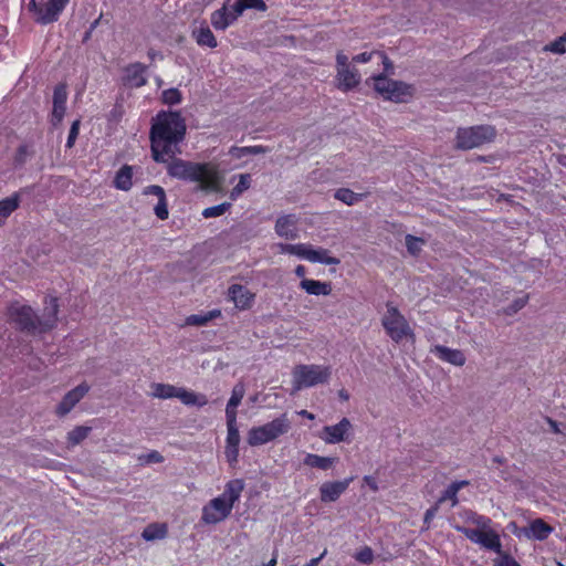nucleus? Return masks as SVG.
<instances>
[{
    "instance_id": "48",
    "label": "nucleus",
    "mask_w": 566,
    "mask_h": 566,
    "mask_svg": "<svg viewBox=\"0 0 566 566\" xmlns=\"http://www.w3.org/2000/svg\"><path fill=\"white\" fill-rule=\"evenodd\" d=\"M138 461L140 464L161 463L164 462V457L158 451L153 450L149 453L139 455Z\"/></svg>"
},
{
    "instance_id": "12",
    "label": "nucleus",
    "mask_w": 566,
    "mask_h": 566,
    "mask_svg": "<svg viewBox=\"0 0 566 566\" xmlns=\"http://www.w3.org/2000/svg\"><path fill=\"white\" fill-rule=\"evenodd\" d=\"M67 90L64 83H60L54 87L53 92V109L51 115V124L57 126L63 120L66 111Z\"/></svg>"
},
{
    "instance_id": "36",
    "label": "nucleus",
    "mask_w": 566,
    "mask_h": 566,
    "mask_svg": "<svg viewBox=\"0 0 566 566\" xmlns=\"http://www.w3.org/2000/svg\"><path fill=\"white\" fill-rule=\"evenodd\" d=\"M153 396L160 399L177 398L179 387L169 384H154Z\"/></svg>"
},
{
    "instance_id": "40",
    "label": "nucleus",
    "mask_w": 566,
    "mask_h": 566,
    "mask_svg": "<svg viewBox=\"0 0 566 566\" xmlns=\"http://www.w3.org/2000/svg\"><path fill=\"white\" fill-rule=\"evenodd\" d=\"M166 526L163 525L160 527L150 525L146 527L142 534L143 538L146 541H154V539H160L166 536Z\"/></svg>"
},
{
    "instance_id": "54",
    "label": "nucleus",
    "mask_w": 566,
    "mask_h": 566,
    "mask_svg": "<svg viewBox=\"0 0 566 566\" xmlns=\"http://www.w3.org/2000/svg\"><path fill=\"white\" fill-rule=\"evenodd\" d=\"M224 454L227 458V461L232 465L238 462L239 457V446L231 447L226 446Z\"/></svg>"
},
{
    "instance_id": "35",
    "label": "nucleus",
    "mask_w": 566,
    "mask_h": 566,
    "mask_svg": "<svg viewBox=\"0 0 566 566\" xmlns=\"http://www.w3.org/2000/svg\"><path fill=\"white\" fill-rule=\"evenodd\" d=\"M19 207V195L13 193L0 200V222L6 220Z\"/></svg>"
},
{
    "instance_id": "28",
    "label": "nucleus",
    "mask_w": 566,
    "mask_h": 566,
    "mask_svg": "<svg viewBox=\"0 0 566 566\" xmlns=\"http://www.w3.org/2000/svg\"><path fill=\"white\" fill-rule=\"evenodd\" d=\"M337 461V458L322 457L314 453H307L303 460V463L310 468H316L319 470H328Z\"/></svg>"
},
{
    "instance_id": "7",
    "label": "nucleus",
    "mask_w": 566,
    "mask_h": 566,
    "mask_svg": "<svg viewBox=\"0 0 566 566\" xmlns=\"http://www.w3.org/2000/svg\"><path fill=\"white\" fill-rule=\"evenodd\" d=\"M293 388L295 391L329 381L331 367L322 365H297L293 369Z\"/></svg>"
},
{
    "instance_id": "4",
    "label": "nucleus",
    "mask_w": 566,
    "mask_h": 566,
    "mask_svg": "<svg viewBox=\"0 0 566 566\" xmlns=\"http://www.w3.org/2000/svg\"><path fill=\"white\" fill-rule=\"evenodd\" d=\"M370 80L374 82V90L382 96L384 99L395 103H407L416 92L413 85L388 78L385 73L374 75Z\"/></svg>"
},
{
    "instance_id": "58",
    "label": "nucleus",
    "mask_w": 566,
    "mask_h": 566,
    "mask_svg": "<svg viewBox=\"0 0 566 566\" xmlns=\"http://www.w3.org/2000/svg\"><path fill=\"white\" fill-rule=\"evenodd\" d=\"M378 51H371V52H363L355 56H353L352 62L353 63H367L369 62L374 56H377Z\"/></svg>"
},
{
    "instance_id": "3",
    "label": "nucleus",
    "mask_w": 566,
    "mask_h": 566,
    "mask_svg": "<svg viewBox=\"0 0 566 566\" xmlns=\"http://www.w3.org/2000/svg\"><path fill=\"white\" fill-rule=\"evenodd\" d=\"M167 174L169 177L189 181L201 182L202 188H212L217 184V171L210 164L195 163L181 158L167 157Z\"/></svg>"
},
{
    "instance_id": "60",
    "label": "nucleus",
    "mask_w": 566,
    "mask_h": 566,
    "mask_svg": "<svg viewBox=\"0 0 566 566\" xmlns=\"http://www.w3.org/2000/svg\"><path fill=\"white\" fill-rule=\"evenodd\" d=\"M377 57L384 64V71L385 73H390L394 69L392 62L389 60V57L384 52H377Z\"/></svg>"
},
{
    "instance_id": "47",
    "label": "nucleus",
    "mask_w": 566,
    "mask_h": 566,
    "mask_svg": "<svg viewBox=\"0 0 566 566\" xmlns=\"http://www.w3.org/2000/svg\"><path fill=\"white\" fill-rule=\"evenodd\" d=\"M355 559L361 564H371L374 552L369 546H365L355 554Z\"/></svg>"
},
{
    "instance_id": "17",
    "label": "nucleus",
    "mask_w": 566,
    "mask_h": 566,
    "mask_svg": "<svg viewBox=\"0 0 566 566\" xmlns=\"http://www.w3.org/2000/svg\"><path fill=\"white\" fill-rule=\"evenodd\" d=\"M147 66L143 63L135 62L125 67V85L132 87H142L146 85L147 78L145 76Z\"/></svg>"
},
{
    "instance_id": "18",
    "label": "nucleus",
    "mask_w": 566,
    "mask_h": 566,
    "mask_svg": "<svg viewBox=\"0 0 566 566\" xmlns=\"http://www.w3.org/2000/svg\"><path fill=\"white\" fill-rule=\"evenodd\" d=\"M352 424L347 418H343L338 423L334 426H326L323 429L324 441L326 443H338L345 440V434L350 429Z\"/></svg>"
},
{
    "instance_id": "53",
    "label": "nucleus",
    "mask_w": 566,
    "mask_h": 566,
    "mask_svg": "<svg viewBox=\"0 0 566 566\" xmlns=\"http://www.w3.org/2000/svg\"><path fill=\"white\" fill-rule=\"evenodd\" d=\"M439 505L437 503H434V505H432L431 507H429L426 513H424V516H423V525H424V530H429L430 528V523L431 521L434 518L436 514L438 513L439 511Z\"/></svg>"
},
{
    "instance_id": "50",
    "label": "nucleus",
    "mask_w": 566,
    "mask_h": 566,
    "mask_svg": "<svg viewBox=\"0 0 566 566\" xmlns=\"http://www.w3.org/2000/svg\"><path fill=\"white\" fill-rule=\"evenodd\" d=\"M80 125H81L80 119H76L72 123L70 132H69L67 140H66L67 148H72L74 146L76 138L78 136V133H80Z\"/></svg>"
},
{
    "instance_id": "16",
    "label": "nucleus",
    "mask_w": 566,
    "mask_h": 566,
    "mask_svg": "<svg viewBox=\"0 0 566 566\" xmlns=\"http://www.w3.org/2000/svg\"><path fill=\"white\" fill-rule=\"evenodd\" d=\"M297 217L295 214H284L276 219L275 232L279 237L286 240H295L298 238V231L296 228Z\"/></svg>"
},
{
    "instance_id": "42",
    "label": "nucleus",
    "mask_w": 566,
    "mask_h": 566,
    "mask_svg": "<svg viewBox=\"0 0 566 566\" xmlns=\"http://www.w3.org/2000/svg\"><path fill=\"white\" fill-rule=\"evenodd\" d=\"M219 311H212L208 315H190L187 317V324L193 325V326H203L206 325L212 317L219 315Z\"/></svg>"
},
{
    "instance_id": "22",
    "label": "nucleus",
    "mask_w": 566,
    "mask_h": 566,
    "mask_svg": "<svg viewBox=\"0 0 566 566\" xmlns=\"http://www.w3.org/2000/svg\"><path fill=\"white\" fill-rule=\"evenodd\" d=\"M245 394V387L242 382H238L233 386L231 397L226 407V418L237 419V408L241 403Z\"/></svg>"
},
{
    "instance_id": "62",
    "label": "nucleus",
    "mask_w": 566,
    "mask_h": 566,
    "mask_svg": "<svg viewBox=\"0 0 566 566\" xmlns=\"http://www.w3.org/2000/svg\"><path fill=\"white\" fill-rule=\"evenodd\" d=\"M51 1H52V7H55V9L63 11L70 0H51Z\"/></svg>"
},
{
    "instance_id": "38",
    "label": "nucleus",
    "mask_w": 566,
    "mask_h": 566,
    "mask_svg": "<svg viewBox=\"0 0 566 566\" xmlns=\"http://www.w3.org/2000/svg\"><path fill=\"white\" fill-rule=\"evenodd\" d=\"M227 444L235 447L240 443V433L237 426V419H227Z\"/></svg>"
},
{
    "instance_id": "20",
    "label": "nucleus",
    "mask_w": 566,
    "mask_h": 566,
    "mask_svg": "<svg viewBox=\"0 0 566 566\" xmlns=\"http://www.w3.org/2000/svg\"><path fill=\"white\" fill-rule=\"evenodd\" d=\"M238 17L239 15L235 11L232 9L229 11L227 3H224L220 9L212 12L211 24L216 30L224 31L238 19Z\"/></svg>"
},
{
    "instance_id": "25",
    "label": "nucleus",
    "mask_w": 566,
    "mask_h": 566,
    "mask_svg": "<svg viewBox=\"0 0 566 566\" xmlns=\"http://www.w3.org/2000/svg\"><path fill=\"white\" fill-rule=\"evenodd\" d=\"M469 485V481L462 480V481H455L452 482L440 495V497L437 500V504L440 506L446 501H451V506H455L459 503L458 500V492Z\"/></svg>"
},
{
    "instance_id": "1",
    "label": "nucleus",
    "mask_w": 566,
    "mask_h": 566,
    "mask_svg": "<svg viewBox=\"0 0 566 566\" xmlns=\"http://www.w3.org/2000/svg\"><path fill=\"white\" fill-rule=\"evenodd\" d=\"M187 126L180 112L160 111L153 119L149 132L151 157L167 163V157L181 154L179 144L185 139Z\"/></svg>"
},
{
    "instance_id": "51",
    "label": "nucleus",
    "mask_w": 566,
    "mask_h": 566,
    "mask_svg": "<svg viewBox=\"0 0 566 566\" xmlns=\"http://www.w3.org/2000/svg\"><path fill=\"white\" fill-rule=\"evenodd\" d=\"M312 249L313 248L310 244L297 243L295 247L294 255L310 261Z\"/></svg>"
},
{
    "instance_id": "8",
    "label": "nucleus",
    "mask_w": 566,
    "mask_h": 566,
    "mask_svg": "<svg viewBox=\"0 0 566 566\" xmlns=\"http://www.w3.org/2000/svg\"><path fill=\"white\" fill-rule=\"evenodd\" d=\"M387 312L382 317V326L388 336L396 343L405 337L412 335V331L399 310L391 303H387Z\"/></svg>"
},
{
    "instance_id": "37",
    "label": "nucleus",
    "mask_w": 566,
    "mask_h": 566,
    "mask_svg": "<svg viewBox=\"0 0 566 566\" xmlns=\"http://www.w3.org/2000/svg\"><path fill=\"white\" fill-rule=\"evenodd\" d=\"M91 431L92 428L87 426L75 427L67 433V443L72 447L80 444L83 440H85L88 437Z\"/></svg>"
},
{
    "instance_id": "55",
    "label": "nucleus",
    "mask_w": 566,
    "mask_h": 566,
    "mask_svg": "<svg viewBox=\"0 0 566 566\" xmlns=\"http://www.w3.org/2000/svg\"><path fill=\"white\" fill-rule=\"evenodd\" d=\"M251 187V175L250 174H240L239 182L235 185L241 192L247 191Z\"/></svg>"
},
{
    "instance_id": "45",
    "label": "nucleus",
    "mask_w": 566,
    "mask_h": 566,
    "mask_svg": "<svg viewBox=\"0 0 566 566\" xmlns=\"http://www.w3.org/2000/svg\"><path fill=\"white\" fill-rule=\"evenodd\" d=\"M545 49L555 54H564L566 52V32L562 36L554 40Z\"/></svg>"
},
{
    "instance_id": "23",
    "label": "nucleus",
    "mask_w": 566,
    "mask_h": 566,
    "mask_svg": "<svg viewBox=\"0 0 566 566\" xmlns=\"http://www.w3.org/2000/svg\"><path fill=\"white\" fill-rule=\"evenodd\" d=\"M32 12L36 14L35 20L38 23L49 24L57 21L62 11L52 7V1L49 0L44 6L40 4Z\"/></svg>"
},
{
    "instance_id": "59",
    "label": "nucleus",
    "mask_w": 566,
    "mask_h": 566,
    "mask_svg": "<svg viewBox=\"0 0 566 566\" xmlns=\"http://www.w3.org/2000/svg\"><path fill=\"white\" fill-rule=\"evenodd\" d=\"M144 195H154L156 196L157 198H160V197H164L166 195L165 190L163 187L158 186V185H151V186H147L144 191H143Z\"/></svg>"
},
{
    "instance_id": "10",
    "label": "nucleus",
    "mask_w": 566,
    "mask_h": 566,
    "mask_svg": "<svg viewBox=\"0 0 566 566\" xmlns=\"http://www.w3.org/2000/svg\"><path fill=\"white\" fill-rule=\"evenodd\" d=\"M231 503L223 497L217 496L202 507L201 521L205 524H217L226 520L232 511Z\"/></svg>"
},
{
    "instance_id": "49",
    "label": "nucleus",
    "mask_w": 566,
    "mask_h": 566,
    "mask_svg": "<svg viewBox=\"0 0 566 566\" xmlns=\"http://www.w3.org/2000/svg\"><path fill=\"white\" fill-rule=\"evenodd\" d=\"M455 530L460 533H462L468 539H470L473 543H478L480 536L482 535V531L478 528H469L464 526H455Z\"/></svg>"
},
{
    "instance_id": "34",
    "label": "nucleus",
    "mask_w": 566,
    "mask_h": 566,
    "mask_svg": "<svg viewBox=\"0 0 566 566\" xmlns=\"http://www.w3.org/2000/svg\"><path fill=\"white\" fill-rule=\"evenodd\" d=\"M366 195L365 193H356L348 188H338L334 192V198L342 201L347 206H353L357 201L361 200Z\"/></svg>"
},
{
    "instance_id": "57",
    "label": "nucleus",
    "mask_w": 566,
    "mask_h": 566,
    "mask_svg": "<svg viewBox=\"0 0 566 566\" xmlns=\"http://www.w3.org/2000/svg\"><path fill=\"white\" fill-rule=\"evenodd\" d=\"M27 156H28V146L20 145L17 149V154L14 157L15 165L22 166L25 163Z\"/></svg>"
},
{
    "instance_id": "30",
    "label": "nucleus",
    "mask_w": 566,
    "mask_h": 566,
    "mask_svg": "<svg viewBox=\"0 0 566 566\" xmlns=\"http://www.w3.org/2000/svg\"><path fill=\"white\" fill-rule=\"evenodd\" d=\"M192 35L200 46L214 49L218 45L217 39L209 27H200L199 29L193 30Z\"/></svg>"
},
{
    "instance_id": "9",
    "label": "nucleus",
    "mask_w": 566,
    "mask_h": 566,
    "mask_svg": "<svg viewBox=\"0 0 566 566\" xmlns=\"http://www.w3.org/2000/svg\"><path fill=\"white\" fill-rule=\"evenodd\" d=\"M336 80L342 91L348 92L360 83L359 71L354 65H350L348 56L343 52L336 54Z\"/></svg>"
},
{
    "instance_id": "2",
    "label": "nucleus",
    "mask_w": 566,
    "mask_h": 566,
    "mask_svg": "<svg viewBox=\"0 0 566 566\" xmlns=\"http://www.w3.org/2000/svg\"><path fill=\"white\" fill-rule=\"evenodd\" d=\"M59 304L56 297H50L40 317L31 306L13 303L8 315L15 329L31 336L42 335L54 328L57 322Z\"/></svg>"
},
{
    "instance_id": "6",
    "label": "nucleus",
    "mask_w": 566,
    "mask_h": 566,
    "mask_svg": "<svg viewBox=\"0 0 566 566\" xmlns=\"http://www.w3.org/2000/svg\"><path fill=\"white\" fill-rule=\"evenodd\" d=\"M290 428L291 422L286 413H283L263 426L251 428L247 441L252 447L262 446L286 433Z\"/></svg>"
},
{
    "instance_id": "14",
    "label": "nucleus",
    "mask_w": 566,
    "mask_h": 566,
    "mask_svg": "<svg viewBox=\"0 0 566 566\" xmlns=\"http://www.w3.org/2000/svg\"><path fill=\"white\" fill-rule=\"evenodd\" d=\"M350 479L343 481L324 482L319 488V499L324 503L335 502L347 490Z\"/></svg>"
},
{
    "instance_id": "13",
    "label": "nucleus",
    "mask_w": 566,
    "mask_h": 566,
    "mask_svg": "<svg viewBox=\"0 0 566 566\" xmlns=\"http://www.w3.org/2000/svg\"><path fill=\"white\" fill-rule=\"evenodd\" d=\"M553 531L554 528L544 520L535 518L528 524V526L521 528L517 536L524 535L528 539L545 541Z\"/></svg>"
},
{
    "instance_id": "19",
    "label": "nucleus",
    "mask_w": 566,
    "mask_h": 566,
    "mask_svg": "<svg viewBox=\"0 0 566 566\" xmlns=\"http://www.w3.org/2000/svg\"><path fill=\"white\" fill-rule=\"evenodd\" d=\"M431 353L439 359L447 361L454 366H463L465 364V356L460 349H452L443 345H436Z\"/></svg>"
},
{
    "instance_id": "11",
    "label": "nucleus",
    "mask_w": 566,
    "mask_h": 566,
    "mask_svg": "<svg viewBox=\"0 0 566 566\" xmlns=\"http://www.w3.org/2000/svg\"><path fill=\"white\" fill-rule=\"evenodd\" d=\"M90 391L86 382H81L75 388L64 395L61 402L56 406L55 413L59 417L66 416Z\"/></svg>"
},
{
    "instance_id": "44",
    "label": "nucleus",
    "mask_w": 566,
    "mask_h": 566,
    "mask_svg": "<svg viewBox=\"0 0 566 566\" xmlns=\"http://www.w3.org/2000/svg\"><path fill=\"white\" fill-rule=\"evenodd\" d=\"M154 212H155L156 217L160 220L168 219L169 211H168V203H167L166 195L164 197L158 198V202L154 208Z\"/></svg>"
},
{
    "instance_id": "5",
    "label": "nucleus",
    "mask_w": 566,
    "mask_h": 566,
    "mask_svg": "<svg viewBox=\"0 0 566 566\" xmlns=\"http://www.w3.org/2000/svg\"><path fill=\"white\" fill-rule=\"evenodd\" d=\"M495 136L496 130L491 125L460 127L455 134L454 147L460 150H470L493 142Z\"/></svg>"
},
{
    "instance_id": "15",
    "label": "nucleus",
    "mask_w": 566,
    "mask_h": 566,
    "mask_svg": "<svg viewBox=\"0 0 566 566\" xmlns=\"http://www.w3.org/2000/svg\"><path fill=\"white\" fill-rule=\"evenodd\" d=\"M228 294L235 307L241 311L251 308L255 297L252 292L241 284H232L228 290Z\"/></svg>"
},
{
    "instance_id": "32",
    "label": "nucleus",
    "mask_w": 566,
    "mask_h": 566,
    "mask_svg": "<svg viewBox=\"0 0 566 566\" xmlns=\"http://www.w3.org/2000/svg\"><path fill=\"white\" fill-rule=\"evenodd\" d=\"M268 151H269V148L265 146H262V145L244 146V147L233 146L230 148L229 154L233 158L241 159L245 156L266 154Z\"/></svg>"
},
{
    "instance_id": "27",
    "label": "nucleus",
    "mask_w": 566,
    "mask_h": 566,
    "mask_svg": "<svg viewBox=\"0 0 566 566\" xmlns=\"http://www.w3.org/2000/svg\"><path fill=\"white\" fill-rule=\"evenodd\" d=\"M133 167L124 165L115 175L114 186L115 188L128 191L133 186Z\"/></svg>"
},
{
    "instance_id": "41",
    "label": "nucleus",
    "mask_w": 566,
    "mask_h": 566,
    "mask_svg": "<svg viewBox=\"0 0 566 566\" xmlns=\"http://www.w3.org/2000/svg\"><path fill=\"white\" fill-rule=\"evenodd\" d=\"M161 99L164 104L176 105L181 102L182 95L178 88L172 87L163 92Z\"/></svg>"
},
{
    "instance_id": "33",
    "label": "nucleus",
    "mask_w": 566,
    "mask_h": 566,
    "mask_svg": "<svg viewBox=\"0 0 566 566\" xmlns=\"http://www.w3.org/2000/svg\"><path fill=\"white\" fill-rule=\"evenodd\" d=\"M310 262L321 263L326 265H337L339 264V259L329 255L328 250L318 248L312 249Z\"/></svg>"
},
{
    "instance_id": "24",
    "label": "nucleus",
    "mask_w": 566,
    "mask_h": 566,
    "mask_svg": "<svg viewBox=\"0 0 566 566\" xmlns=\"http://www.w3.org/2000/svg\"><path fill=\"white\" fill-rule=\"evenodd\" d=\"M476 544L481 545L482 547L489 551L497 553L499 556L503 554L500 536L493 530L482 531V535L480 536Z\"/></svg>"
},
{
    "instance_id": "46",
    "label": "nucleus",
    "mask_w": 566,
    "mask_h": 566,
    "mask_svg": "<svg viewBox=\"0 0 566 566\" xmlns=\"http://www.w3.org/2000/svg\"><path fill=\"white\" fill-rule=\"evenodd\" d=\"M528 295H524L522 297H517L506 308L505 314L513 315L517 313L520 310H522L528 302Z\"/></svg>"
},
{
    "instance_id": "56",
    "label": "nucleus",
    "mask_w": 566,
    "mask_h": 566,
    "mask_svg": "<svg viewBox=\"0 0 566 566\" xmlns=\"http://www.w3.org/2000/svg\"><path fill=\"white\" fill-rule=\"evenodd\" d=\"M469 518L472 521V523L476 524L478 526L485 528L491 523V520L489 517H485L483 515H479L474 512H470Z\"/></svg>"
},
{
    "instance_id": "64",
    "label": "nucleus",
    "mask_w": 566,
    "mask_h": 566,
    "mask_svg": "<svg viewBox=\"0 0 566 566\" xmlns=\"http://www.w3.org/2000/svg\"><path fill=\"white\" fill-rule=\"evenodd\" d=\"M326 554V549L318 556V557H315V558H312L307 564H305L304 566H317L318 563L323 559V557L325 556Z\"/></svg>"
},
{
    "instance_id": "26",
    "label": "nucleus",
    "mask_w": 566,
    "mask_h": 566,
    "mask_svg": "<svg viewBox=\"0 0 566 566\" xmlns=\"http://www.w3.org/2000/svg\"><path fill=\"white\" fill-rule=\"evenodd\" d=\"M243 488L244 484L242 480H231L226 484L223 493L219 496L223 497L227 503H231V507H233L234 503L240 499Z\"/></svg>"
},
{
    "instance_id": "31",
    "label": "nucleus",
    "mask_w": 566,
    "mask_h": 566,
    "mask_svg": "<svg viewBox=\"0 0 566 566\" xmlns=\"http://www.w3.org/2000/svg\"><path fill=\"white\" fill-rule=\"evenodd\" d=\"M231 9L238 15H241L248 9H254L261 12L266 11L268 7L263 0H235Z\"/></svg>"
},
{
    "instance_id": "52",
    "label": "nucleus",
    "mask_w": 566,
    "mask_h": 566,
    "mask_svg": "<svg viewBox=\"0 0 566 566\" xmlns=\"http://www.w3.org/2000/svg\"><path fill=\"white\" fill-rule=\"evenodd\" d=\"M494 566H521L510 554H501L494 559Z\"/></svg>"
},
{
    "instance_id": "39",
    "label": "nucleus",
    "mask_w": 566,
    "mask_h": 566,
    "mask_svg": "<svg viewBox=\"0 0 566 566\" xmlns=\"http://www.w3.org/2000/svg\"><path fill=\"white\" fill-rule=\"evenodd\" d=\"M231 202H222L217 206L208 207L203 209L202 217L206 219L220 217L224 212H227L231 208Z\"/></svg>"
},
{
    "instance_id": "43",
    "label": "nucleus",
    "mask_w": 566,
    "mask_h": 566,
    "mask_svg": "<svg viewBox=\"0 0 566 566\" xmlns=\"http://www.w3.org/2000/svg\"><path fill=\"white\" fill-rule=\"evenodd\" d=\"M423 242L424 241L421 238L415 237L412 234L406 235L407 251L413 256H417L420 253V251H421L420 244Z\"/></svg>"
},
{
    "instance_id": "21",
    "label": "nucleus",
    "mask_w": 566,
    "mask_h": 566,
    "mask_svg": "<svg viewBox=\"0 0 566 566\" xmlns=\"http://www.w3.org/2000/svg\"><path fill=\"white\" fill-rule=\"evenodd\" d=\"M300 287L310 295H329L332 293V283L322 282L312 279H303L300 282Z\"/></svg>"
},
{
    "instance_id": "63",
    "label": "nucleus",
    "mask_w": 566,
    "mask_h": 566,
    "mask_svg": "<svg viewBox=\"0 0 566 566\" xmlns=\"http://www.w3.org/2000/svg\"><path fill=\"white\" fill-rule=\"evenodd\" d=\"M546 420H547V423L549 424V427H551V429H552V431L554 433H560L559 424H558L557 421H555V420H553L552 418H548V417L546 418Z\"/></svg>"
},
{
    "instance_id": "29",
    "label": "nucleus",
    "mask_w": 566,
    "mask_h": 566,
    "mask_svg": "<svg viewBox=\"0 0 566 566\" xmlns=\"http://www.w3.org/2000/svg\"><path fill=\"white\" fill-rule=\"evenodd\" d=\"M177 398L186 406L203 407L208 403L205 395L196 394L185 388H179Z\"/></svg>"
},
{
    "instance_id": "61",
    "label": "nucleus",
    "mask_w": 566,
    "mask_h": 566,
    "mask_svg": "<svg viewBox=\"0 0 566 566\" xmlns=\"http://www.w3.org/2000/svg\"><path fill=\"white\" fill-rule=\"evenodd\" d=\"M296 244L279 243L277 248L281 253L294 255Z\"/></svg>"
}]
</instances>
